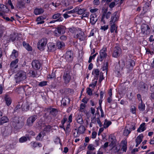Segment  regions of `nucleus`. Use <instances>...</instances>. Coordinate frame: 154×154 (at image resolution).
I'll use <instances>...</instances> for the list:
<instances>
[{"label": "nucleus", "mask_w": 154, "mask_h": 154, "mask_svg": "<svg viewBox=\"0 0 154 154\" xmlns=\"http://www.w3.org/2000/svg\"><path fill=\"white\" fill-rule=\"evenodd\" d=\"M58 112L57 109H56L51 107L47 108L45 109L46 112L44 116L46 119L50 121L53 117L56 116Z\"/></svg>", "instance_id": "nucleus-1"}, {"label": "nucleus", "mask_w": 154, "mask_h": 154, "mask_svg": "<svg viewBox=\"0 0 154 154\" xmlns=\"http://www.w3.org/2000/svg\"><path fill=\"white\" fill-rule=\"evenodd\" d=\"M11 127L14 129L17 130L20 129L24 125V123L22 121H19V119L18 117L14 118L11 122Z\"/></svg>", "instance_id": "nucleus-2"}, {"label": "nucleus", "mask_w": 154, "mask_h": 154, "mask_svg": "<svg viewBox=\"0 0 154 154\" xmlns=\"http://www.w3.org/2000/svg\"><path fill=\"white\" fill-rule=\"evenodd\" d=\"M26 78V73L22 71H19L15 77L16 83L20 82L25 80Z\"/></svg>", "instance_id": "nucleus-3"}, {"label": "nucleus", "mask_w": 154, "mask_h": 154, "mask_svg": "<svg viewBox=\"0 0 154 154\" xmlns=\"http://www.w3.org/2000/svg\"><path fill=\"white\" fill-rule=\"evenodd\" d=\"M47 43V40L45 38L40 39L37 44L38 48L40 51L44 50Z\"/></svg>", "instance_id": "nucleus-4"}, {"label": "nucleus", "mask_w": 154, "mask_h": 154, "mask_svg": "<svg viewBox=\"0 0 154 154\" xmlns=\"http://www.w3.org/2000/svg\"><path fill=\"white\" fill-rule=\"evenodd\" d=\"M122 53V50L118 46H115L114 48L112 56L114 57H119Z\"/></svg>", "instance_id": "nucleus-5"}, {"label": "nucleus", "mask_w": 154, "mask_h": 154, "mask_svg": "<svg viewBox=\"0 0 154 154\" xmlns=\"http://www.w3.org/2000/svg\"><path fill=\"white\" fill-rule=\"evenodd\" d=\"M63 78L65 84H67L68 83L71 79V75L70 72L68 71L65 72L64 73Z\"/></svg>", "instance_id": "nucleus-6"}, {"label": "nucleus", "mask_w": 154, "mask_h": 154, "mask_svg": "<svg viewBox=\"0 0 154 154\" xmlns=\"http://www.w3.org/2000/svg\"><path fill=\"white\" fill-rule=\"evenodd\" d=\"M74 37L76 38L79 39L80 41L85 40L86 38L84 32L80 31L77 34L74 35Z\"/></svg>", "instance_id": "nucleus-7"}, {"label": "nucleus", "mask_w": 154, "mask_h": 154, "mask_svg": "<svg viewBox=\"0 0 154 154\" xmlns=\"http://www.w3.org/2000/svg\"><path fill=\"white\" fill-rule=\"evenodd\" d=\"M142 32L144 35H147L149 33L150 28L149 26L146 24H143L141 26Z\"/></svg>", "instance_id": "nucleus-8"}, {"label": "nucleus", "mask_w": 154, "mask_h": 154, "mask_svg": "<svg viewBox=\"0 0 154 154\" xmlns=\"http://www.w3.org/2000/svg\"><path fill=\"white\" fill-rule=\"evenodd\" d=\"M126 68L130 70H132L133 69L134 66L135 65V62L133 60H129L126 61Z\"/></svg>", "instance_id": "nucleus-9"}, {"label": "nucleus", "mask_w": 154, "mask_h": 154, "mask_svg": "<svg viewBox=\"0 0 154 154\" xmlns=\"http://www.w3.org/2000/svg\"><path fill=\"white\" fill-rule=\"evenodd\" d=\"M37 119V116L36 115H34L29 117L27 120V124L29 126H31L32 125L33 123Z\"/></svg>", "instance_id": "nucleus-10"}, {"label": "nucleus", "mask_w": 154, "mask_h": 154, "mask_svg": "<svg viewBox=\"0 0 154 154\" xmlns=\"http://www.w3.org/2000/svg\"><path fill=\"white\" fill-rule=\"evenodd\" d=\"M32 64L33 68L35 69H40L41 66V63L38 60H33L32 62Z\"/></svg>", "instance_id": "nucleus-11"}, {"label": "nucleus", "mask_w": 154, "mask_h": 154, "mask_svg": "<svg viewBox=\"0 0 154 154\" xmlns=\"http://www.w3.org/2000/svg\"><path fill=\"white\" fill-rule=\"evenodd\" d=\"M111 149L112 152L113 153H116L119 152L120 153H122V152L120 151L121 147L119 144H117L112 146Z\"/></svg>", "instance_id": "nucleus-12"}, {"label": "nucleus", "mask_w": 154, "mask_h": 154, "mask_svg": "<svg viewBox=\"0 0 154 154\" xmlns=\"http://www.w3.org/2000/svg\"><path fill=\"white\" fill-rule=\"evenodd\" d=\"M52 18L54 19H57L56 20L58 22H61L63 19V18L61 16V14L60 13H57L52 16Z\"/></svg>", "instance_id": "nucleus-13"}, {"label": "nucleus", "mask_w": 154, "mask_h": 154, "mask_svg": "<svg viewBox=\"0 0 154 154\" xmlns=\"http://www.w3.org/2000/svg\"><path fill=\"white\" fill-rule=\"evenodd\" d=\"M117 12H115L113 14V16H112L111 20L109 22L110 24L115 23L116 21L118 20L119 17L117 15Z\"/></svg>", "instance_id": "nucleus-14"}, {"label": "nucleus", "mask_w": 154, "mask_h": 154, "mask_svg": "<svg viewBox=\"0 0 154 154\" xmlns=\"http://www.w3.org/2000/svg\"><path fill=\"white\" fill-rule=\"evenodd\" d=\"M109 142L110 143L109 146H112L115 145L116 139L115 137L111 135L109 137Z\"/></svg>", "instance_id": "nucleus-15"}, {"label": "nucleus", "mask_w": 154, "mask_h": 154, "mask_svg": "<svg viewBox=\"0 0 154 154\" xmlns=\"http://www.w3.org/2000/svg\"><path fill=\"white\" fill-rule=\"evenodd\" d=\"M90 23L92 25L95 24L97 21V17L96 14H93L90 16Z\"/></svg>", "instance_id": "nucleus-16"}, {"label": "nucleus", "mask_w": 154, "mask_h": 154, "mask_svg": "<svg viewBox=\"0 0 154 154\" xmlns=\"http://www.w3.org/2000/svg\"><path fill=\"white\" fill-rule=\"evenodd\" d=\"M73 52L72 51H67L66 54V57L69 61H71L72 60Z\"/></svg>", "instance_id": "nucleus-17"}, {"label": "nucleus", "mask_w": 154, "mask_h": 154, "mask_svg": "<svg viewBox=\"0 0 154 154\" xmlns=\"http://www.w3.org/2000/svg\"><path fill=\"white\" fill-rule=\"evenodd\" d=\"M29 88V86L28 85H26L18 88L16 89V90L18 93H23L24 92H26V90Z\"/></svg>", "instance_id": "nucleus-18"}, {"label": "nucleus", "mask_w": 154, "mask_h": 154, "mask_svg": "<svg viewBox=\"0 0 154 154\" xmlns=\"http://www.w3.org/2000/svg\"><path fill=\"white\" fill-rule=\"evenodd\" d=\"M143 137V136L142 134L139 135L135 139V141L136 143V147H137L138 145L140 144L142 141Z\"/></svg>", "instance_id": "nucleus-19"}, {"label": "nucleus", "mask_w": 154, "mask_h": 154, "mask_svg": "<svg viewBox=\"0 0 154 154\" xmlns=\"http://www.w3.org/2000/svg\"><path fill=\"white\" fill-rule=\"evenodd\" d=\"M57 28L59 31V33L60 34V35L61 34H64L65 33L66 28L65 26H58Z\"/></svg>", "instance_id": "nucleus-20"}, {"label": "nucleus", "mask_w": 154, "mask_h": 154, "mask_svg": "<svg viewBox=\"0 0 154 154\" xmlns=\"http://www.w3.org/2000/svg\"><path fill=\"white\" fill-rule=\"evenodd\" d=\"M70 101V99L69 98L65 97L62 99L61 103L63 106H66L67 104H69Z\"/></svg>", "instance_id": "nucleus-21"}, {"label": "nucleus", "mask_w": 154, "mask_h": 154, "mask_svg": "<svg viewBox=\"0 0 154 154\" xmlns=\"http://www.w3.org/2000/svg\"><path fill=\"white\" fill-rule=\"evenodd\" d=\"M45 19V17L42 16L38 17L36 19L37 24L39 25L43 23H44L43 20Z\"/></svg>", "instance_id": "nucleus-22"}, {"label": "nucleus", "mask_w": 154, "mask_h": 154, "mask_svg": "<svg viewBox=\"0 0 154 154\" xmlns=\"http://www.w3.org/2000/svg\"><path fill=\"white\" fill-rule=\"evenodd\" d=\"M6 104L7 106H9L11 103V98L7 95H6L5 97Z\"/></svg>", "instance_id": "nucleus-23"}, {"label": "nucleus", "mask_w": 154, "mask_h": 154, "mask_svg": "<svg viewBox=\"0 0 154 154\" xmlns=\"http://www.w3.org/2000/svg\"><path fill=\"white\" fill-rule=\"evenodd\" d=\"M106 47H104L101 49L100 53V55L101 57H105L107 56L106 53Z\"/></svg>", "instance_id": "nucleus-24"}, {"label": "nucleus", "mask_w": 154, "mask_h": 154, "mask_svg": "<svg viewBox=\"0 0 154 154\" xmlns=\"http://www.w3.org/2000/svg\"><path fill=\"white\" fill-rule=\"evenodd\" d=\"M30 73L32 77H38L41 74L40 71L35 70L31 71V72H30Z\"/></svg>", "instance_id": "nucleus-25"}, {"label": "nucleus", "mask_w": 154, "mask_h": 154, "mask_svg": "<svg viewBox=\"0 0 154 154\" xmlns=\"http://www.w3.org/2000/svg\"><path fill=\"white\" fill-rule=\"evenodd\" d=\"M77 10V14L79 15L82 14L86 10V9L83 8H81L80 7H76Z\"/></svg>", "instance_id": "nucleus-26"}, {"label": "nucleus", "mask_w": 154, "mask_h": 154, "mask_svg": "<svg viewBox=\"0 0 154 154\" xmlns=\"http://www.w3.org/2000/svg\"><path fill=\"white\" fill-rule=\"evenodd\" d=\"M17 6L19 8H23L25 7V3L23 1L18 2L17 3Z\"/></svg>", "instance_id": "nucleus-27"}, {"label": "nucleus", "mask_w": 154, "mask_h": 154, "mask_svg": "<svg viewBox=\"0 0 154 154\" xmlns=\"http://www.w3.org/2000/svg\"><path fill=\"white\" fill-rule=\"evenodd\" d=\"M145 123H143L141 124L138 128L137 130V131L139 132H141L145 131L146 128L145 127Z\"/></svg>", "instance_id": "nucleus-28"}, {"label": "nucleus", "mask_w": 154, "mask_h": 154, "mask_svg": "<svg viewBox=\"0 0 154 154\" xmlns=\"http://www.w3.org/2000/svg\"><path fill=\"white\" fill-rule=\"evenodd\" d=\"M22 110L23 111H27L29 109V103L26 102L23 103L22 106Z\"/></svg>", "instance_id": "nucleus-29"}, {"label": "nucleus", "mask_w": 154, "mask_h": 154, "mask_svg": "<svg viewBox=\"0 0 154 154\" xmlns=\"http://www.w3.org/2000/svg\"><path fill=\"white\" fill-rule=\"evenodd\" d=\"M65 46L64 43L62 42H57L56 43V47L59 49H62L64 48Z\"/></svg>", "instance_id": "nucleus-30"}, {"label": "nucleus", "mask_w": 154, "mask_h": 154, "mask_svg": "<svg viewBox=\"0 0 154 154\" xmlns=\"http://www.w3.org/2000/svg\"><path fill=\"white\" fill-rule=\"evenodd\" d=\"M48 50L50 51H53L56 49V45L52 43H49L48 45Z\"/></svg>", "instance_id": "nucleus-31"}, {"label": "nucleus", "mask_w": 154, "mask_h": 154, "mask_svg": "<svg viewBox=\"0 0 154 154\" xmlns=\"http://www.w3.org/2000/svg\"><path fill=\"white\" fill-rule=\"evenodd\" d=\"M8 118L6 116L2 117L0 119V125H2L3 124L6 123L8 121Z\"/></svg>", "instance_id": "nucleus-32"}, {"label": "nucleus", "mask_w": 154, "mask_h": 154, "mask_svg": "<svg viewBox=\"0 0 154 154\" xmlns=\"http://www.w3.org/2000/svg\"><path fill=\"white\" fill-rule=\"evenodd\" d=\"M18 59H16L15 60L12 61L10 64L11 67L14 68H16L17 66L16 64L18 63Z\"/></svg>", "instance_id": "nucleus-33"}, {"label": "nucleus", "mask_w": 154, "mask_h": 154, "mask_svg": "<svg viewBox=\"0 0 154 154\" xmlns=\"http://www.w3.org/2000/svg\"><path fill=\"white\" fill-rule=\"evenodd\" d=\"M44 12V10L41 8H36L34 10V13L35 15H39Z\"/></svg>", "instance_id": "nucleus-34"}, {"label": "nucleus", "mask_w": 154, "mask_h": 154, "mask_svg": "<svg viewBox=\"0 0 154 154\" xmlns=\"http://www.w3.org/2000/svg\"><path fill=\"white\" fill-rule=\"evenodd\" d=\"M109 25L111 26L110 27V32L111 33H112L114 32L115 31L116 33H117V30L116 29L117 28L116 26L115 23H112L110 24L109 23Z\"/></svg>", "instance_id": "nucleus-35"}, {"label": "nucleus", "mask_w": 154, "mask_h": 154, "mask_svg": "<svg viewBox=\"0 0 154 154\" xmlns=\"http://www.w3.org/2000/svg\"><path fill=\"white\" fill-rule=\"evenodd\" d=\"M8 11V8L5 5L0 4V11L5 13L7 12Z\"/></svg>", "instance_id": "nucleus-36"}, {"label": "nucleus", "mask_w": 154, "mask_h": 154, "mask_svg": "<svg viewBox=\"0 0 154 154\" xmlns=\"http://www.w3.org/2000/svg\"><path fill=\"white\" fill-rule=\"evenodd\" d=\"M76 121L78 123L82 124L83 123V120L82 117L80 115H78L76 117Z\"/></svg>", "instance_id": "nucleus-37"}, {"label": "nucleus", "mask_w": 154, "mask_h": 154, "mask_svg": "<svg viewBox=\"0 0 154 154\" xmlns=\"http://www.w3.org/2000/svg\"><path fill=\"white\" fill-rule=\"evenodd\" d=\"M100 71L99 70L97 69H94L92 72V74L94 75L97 78V77L99 75Z\"/></svg>", "instance_id": "nucleus-38"}, {"label": "nucleus", "mask_w": 154, "mask_h": 154, "mask_svg": "<svg viewBox=\"0 0 154 154\" xmlns=\"http://www.w3.org/2000/svg\"><path fill=\"white\" fill-rule=\"evenodd\" d=\"M31 144L32 146L34 148H35L38 146L40 147L42 146V144L38 142H32L31 143Z\"/></svg>", "instance_id": "nucleus-39"}, {"label": "nucleus", "mask_w": 154, "mask_h": 154, "mask_svg": "<svg viewBox=\"0 0 154 154\" xmlns=\"http://www.w3.org/2000/svg\"><path fill=\"white\" fill-rule=\"evenodd\" d=\"M74 137H77L80 135V133L76 129H74L72 131Z\"/></svg>", "instance_id": "nucleus-40"}, {"label": "nucleus", "mask_w": 154, "mask_h": 154, "mask_svg": "<svg viewBox=\"0 0 154 154\" xmlns=\"http://www.w3.org/2000/svg\"><path fill=\"white\" fill-rule=\"evenodd\" d=\"M138 105V109L141 111L143 112L145 110V105L142 103L139 102Z\"/></svg>", "instance_id": "nucleus-41"}, {"label": "nucleus", "mask_w": 154, "mask_h": 154, "mask_svg": "<svg viewBox=\"0 0 154 154\" xmlns=\"http://www.w3.org/2000/svg\"><path fill=\"white\" fill-rule=\"evenodd\" d=\"M18 55V54L17 51L16 50L14 49L12 52L11 57L13 59L16 58Z\"/></svg>", "instance_id": "nucleus-42"}, {"label": "nucleus", "mask_w": 154, "mask_h": 154, "mask_svg": "<svg viewBox=\"0 0 154 154\" xmlns=\"http://www.w3.org/2000/svg\"><path fill=\"white\" fill-rule=\"evenodd\" d=\"M127 127H128L127 126L125 127L124 131V134L126 136H127L131 133V128L130 127H129V130H128V129H126V128Z\"/></svg>", "instance_id": "nucleus-43"}, {"label": "nucleus", "mask_w": 154, "mask_h": 154, "mask_svg": "<svg viewBox=\"0 0 154 154\" xmlns=\"http://www.w3.org/2000/svg\"><path fill=\"white\" fill-rule=\"evenodd\" d=\"M111 123L112 122L111 121H108L106 119H105L103 125L104 128H106L108 127Z\"/></svg>", "instance_id": "nucleus-44"}, {"label": "nucleus", "mask_w": 154, "mask_h": 154, "mask_svg": "<svg viewBox=\"0 0 154 154\" xmlns=\"http://www.w3.org/2000/svg\"><path fill=\"white\" fill-rule=\"evenodd\" d=\"M17 36V35L15 34L11 35H10L9 41L13 42L14 41L16 40Z\"/></svg>", "instance_id": "nucleus-45"}, {"label": "nucleus", "mask_w": 154, "mask_h": 154, "mask_svg": "<svg viewBox=\"0 0 154 154\" xmlns=\"http://www.w3.org/2000/svg\"><path fill=\"white\" fill-rule=\"evenodd\" d=\"M127 145L125 143H124L122 145V147L121 150L120 149V151L123 152H125L127 150Z\"/></svg>", "instance_id": "nucleus-46"}, {"label": "nucleus", "mask_w": 154, "mask_h": 154, "mask_svg": "<svg viewBox=\"0 0 154 154\" xmlns=\"http://www.w3.org/2000/svg\"><path fill=\"white\" fill-rule=\"evenodd\" d=\"M77 130L80 133H83L85 131V128L83 126H81L79 127Z\"/></svg>", "instance_id": "nucleus-47"}, {"label": "nucleus", "mask_w": 154, "mask_h": 154, "mask_svg": "<svg viewBox=\"0 0 154 154\" xmlns=\"http://www.w3.org/2000/svg\"><path fill=\"white\" fill-rule=\"evenodd\" d=\"M27 138H28L24 136L22 137L20 139H19V141L20 143H23L25 142L27 140Z\"/></svg>", "instance_id": "nucleus-48"}, {"label": "nucleus", "mask_w": 154, "mask_h": 154, "mask_svg": "<svg viewBox=\"0 0 154 154\" xmlns=\"http://www.w3.org/2000/svg\"><path fill=\"white\" fill-rule=\"evenodd\" d=\"M106 15H105V17H106V18L107 19H108V18H109L110 16V15H111V12H109V11L108 12H107V9H106L103 12H104L105 11H106Z\"/></svg>", "instance_id": "nucleus-49"}, {"label": "nucleus", "mask_w": 154, "mask_h": 154, "mask_svg": "<svg viewBox=\"0 0 154 154\" xmlns=\"http://www.w3.org/2000/svg\"><path fill=\"white\" fill-rule=\"evenodd\" d=\"M69 31L71 32L74 33L76 32L77 29L76 28L74 27L69 28H68Z\"/></svg>", "instance_id": "nucleus-50"}, {"label": "nucleus", "mask_w": 154, "mask_h": 154, "mask_svg": "<svg viewBox=\"0 0 154 154\" xmlns=\"http://www.w3.org/2000/svg\"><path fill=\"white\" fill-rule=\"evenodd\" d=\"M77 8H76V7L73 10L70 11H66V13H68V14H73L74 13H76L77 12Z\"/></svg>", "instance_id": "nucleus-51"}, {"label": "nucleus", "mask_w": 154, "mask_h": 154, "mask_svg": "<svg viewBox=\"0 0 154 154\" xmlns=\"http://www.w3.org/2000/svg\"><path fill=\"white\" fill-rule=\"evenodd\" d=\"M70 124H68L67 125L66 130L65 128H63L64 130L65 131L66 133H69L70 131Z\"/></svg>", "instance_id": "nucleus-52"}, {"label": "nucleus", "mask_w": 154, "mask_h": 154, "mask_svg": "<svg viewBox=\"0 0 154 154\" xmlns=\"http://www.w3.org/2000/svg\"><path fill=\"white\" fill-rule=\"evenodd\" d=\"M51 127L49 125L46 126L44 129V131L46 132H49L50 131L51 129Z\"/></svg>", "instance_id": "nucleus-53"}, {"label": "nucleus", "mask_w": 154, "mask_h": 154, "mask_svg": "<svg viewBox=\"0 0 154 154\" xmlns=\"http://www.w3.org/2000/svg\"><path fill=\"white\" fill-rule=\"evenodd\" d=\"M54 35L57 37H59L60 35L59 33V31L57 28H56L54 32Z\"/></svg>", "instance_id": "nucleus-54"}, {"label": "nucleus", "mask_w": 154, "mask_h": 154, "mask_svg": "<svg viewBox=\"0 0 154 154\" xmlns=\"http://www.w3.org/2000/svg\"><path fill=\"white\" fill-rule=\"evenodd\" d=\"M131 111L133 114H135L136 111V108L134 106H131Z\"/></svg>", "instance_id": "nucleus-55"}, {"label": "nucleus", "mask_w": 154, "mask_h": 154, "mask_svg": "<svg viewBox=\"0 0 154 154\" xmlns=\"http://www.w3.org/2000/svg\"><path fill=\"white\" fill-rule=\"evenodd\" d=\"M88 148L90 150H93L95 149L94 146L92 144H89L88 146Z\"/></svg>", "instance_id": "nucleus-56"}, {"label": "nucleus", "mask_w": 154, "mask_h": 154, "mask_svg": "<svg viewBox=\"0 0 154 154\" xmlns=\"http://www.w3.org/2000/svg\"><path fill=\"white\" fill-rule=\"evenodd\" d=\"M42 134L41 133H40L37 136L36 139L37 140H40L42 139Z\"/></svg>", "instance_id": "nucleus-57"}, {"label": "nucleus", "mask_w": 154, "mask_h": 154, "mask_svg": "<svg viewBox=\"0 0 154 154\" xmlns=\"http://www.w3.org/2000/svg\"><path fill=\"white\" fill-rule=\"evenodd\" d=\"M47 85V82L45 81H43L40 82L38 84L40 86L42 87L45 86Z\"/></svg>", "instance_id": "nucleus-58"}, {"label": "nucleus", "mask_w": 154, "mask_h": 154, "mask_svg": "<svg viewBox=\"0 0 154 154\" xmlns=\"http://www.w3.org/2000/svg\"><path fill=\"white\" fill-rule=\"evenodd\" d=\"M97 83V81H95L94 82H92L91 84H90L89 85V86L92 87L94 88L96 85Z\"/></svg>", "instance_id": "nucleus-59"}, {"label": "nucleus", "mask_w": 154, "mask_h": 154, "mask_svg": "<svg viewBox=\"0 0 154 154\" xmlns=\"http://www.w3.org/2000/svg\"><path fill=\"white\" fill-rule=\"evenodd\" d=\"M106 11H105L104 12H103V14L102 17L101 18V21L104 24H105V21L104 20V19L105 17V16L106 15Z\"/></svg>", "instance_id": "nucleus-60"}, {"label": "nucleus", "mask_w": 154, "mask_h": 154, "mask_svg": "<svg viewBox=\"0 0 154 154\" xmlns=\"http://www.w3.org/2000/svg\"><path fill=\"white\" fill-rule=\"evenodd\" d=\"M87 92L89 95H91L92 94V91L90 88H88L87 89Z\"/></svg>", "instance_id": "nucleus-61"}, {"label": "nucleus", "mask_w": 154, "mask_h": 154, "mask_svg": "<svg viewBox=\"0 0 154 154\" xmlns=\"http://www.w3.org/2000/svg\"><path fill=\"white\" fill-rule=\"evenodd\" d=\"M96 121L97 122V123L98 124L99 126L100 127H101L102 126V124L101 122H100V119L99 118H97L96 119Z\"/></svg>", "instance_id": "nucleus-62"}, {"label": "nucleus", "mask_w": 154, "mask_h": 154, "mask_svg": "<svg viewBox=\"0 0 154 154\" xmlns=\"http://www.w3.org/2000/svg\"><path fill=\"white\" fill-rule=\"evenodd\" d=\"M8 4L9 6H11V9H14V6L13 5V4L11 2V0H8Z\"/></svg>", "instance_id": "nucleus-63"}, {"label": "nucleus", "mask_w": 154, "mask_h": 154, "mask_svg": "<svg viewBox=\"0 0 154 154\" xmlns=\"http://www.w3.org/2000/svg\"><path fill=\"white\" fill-rule=\"evenodd\" d=\"M105 58L103 57H101V56H100L99 57H98L97 60V62H99V61L101 62L103 61V60Z\"/></svg>", "instance_id": "nucleus-64"}]
</instances>
